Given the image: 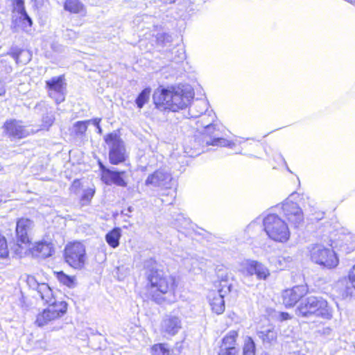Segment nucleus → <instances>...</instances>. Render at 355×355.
<instances>
[{
	"instance_id": "19",
	"label": "nucleus",
	"mask_w": 355,
	"mask_h": 355,
	"mask_svg": "<svg viewBox=\"0 0 355 355\" xmlns=\"http://www.w3.org/2000/svg\"><path fill=\"white\" fill-rule=\"evenodd\" d=\"M268 261L276 270H282L291 266L293 257L287 254H273L269 257Z\"/></svg>"
},
{
	"instance_id": "55",
	"label": "nucleus",
	"mask_w": 355,
	"mask_h": 355,
	"mask_svg": "<svg viewBox=\"0 0 355 355\" xmlns=\"http://www.w3.org/2000/svg\"><path fill=\"white\" fill-rule=\"evenodd\" d=\"M182 56L181 59H183L184 58V53H182Z\"/></svg>"
},
{
	"instance_id": "9",
	"label": "nucleus",
	"mask_w": 355,
	"mask_h": 355,
	"mask_svg": "<svg viewBox=\"0 0 355 355\" xmlns=\"http://www.w3.org/2000/svg\"><path fill=\"white\" fill-rule=\"evenodd\" d=\"M105 141L109 147V159L112 164H119L125 159V148L120 137L115 132L107 135Z\"/></svg>"
},
{
	"instance_id": "1",
	"label": "nucleus",
	"mask_w": 355,
	"mask_h": 355,
	"mask_svg": "<svg viewBox=\"0 0 355 355\" xmlns=\"http://www.w3.org/2000/svg\"><path fill=\"white\" fill-rule=\"evenodd\" d=\"M28 287L37 291L41 300L49 306L40 313L35 321L39 327L62 317L67 309V304L64 301H56L51 287L46 283H39L34 276L28 275L26 279Z\"/></svg>"
},
{
	"instance_id": "41",
	"label": "nucleus",
	"mask_w": 355,
	"mask_h": 355,
	"mask_svg": "<svg viewBox=\"0 0 355 355\" xmlns=\"http://www.w3.org/2000/svg\"><path fill=\"white\" fill-rule=\"evenodd\" d=\"M349 280L352 286L355 288V265L353 266L349 274Z\"/></svg>"
},
{
	"instance_id": "35",
	"label": "nucleus",
	"mask_w": 355,
	"mask_h": 355,
	"mask_svg": "<svg viewBox=\"0 0 355 355\" xmlns=\"http://www.w3.org/2000/svg\"><path fill=\"white\" fill-rule=\"evenodd\" d=\"M8 254V245L6 238L0 234V257H6Z\"/></svg>"
},
{
	"instance_id": "48",
	"label": "nucleus",
	"mask_w": 355,
	"mask_h": 355,
	"mask_svg": "<svg viewBox=\"0 0 355 355\" xmlns=\"http://www.w3.org/2000/svg\"><path fill=\"white\" fill-rule=\"evenodd\" d=\"M80 186V182L78 180H76L73 181V184H72V189H75V188H77Z\"/></svg>"
},
{
	"instance_id": "22",
	"label": "nucleus",
	"mask_w": 355,
	"mask_h": 355,
	"mask_svg": "<svg viewBox=\"0 0 355 355\" xmlns=\"http://www.w3.org/2000/svg\"><path fill=\"white\" fill-rule=\"evenodd\" d=\"M53 245L46 241L35 243L31 248L32 254L37 257L46 258L52 254Z\"/></svg>"
},
{
	"instance_id": "26",
	"label": "nucleus",
	"mask_w": 355,
	"mask_h": 355,
	"mask_svg": "<svg viewBox=\"0 0 355 355\" xmlns=\"http://www.w3.org/2000/svg\"><path fill=\"white\" fill-rule=\"evenodd\" d=\"M64 8L71 13L85 16L87 14L85 6L79 0H66Z\"/></svg>"
},
{
	"instance_id": "21",
	"label": "nucleus",
	"mask_w": 355,
	"mask_h": 355,
	"mask_svg": "<svg viewBox=\"0 0 355 355\" xmlns=\"http://www.w3.org/2000/svg\"><path fill=\"white\" fill-rule=\"evenodd\" d=\"M209 110V102L206 99L195 101L189 110L191 118H198Z\"/></svg>"
},
{
	"instance_id": "33",
	"label": "nucleus",
	"mask_w": 355,
	"mask_h": 355,
	"mask_svg": "<svg viewBox=\"0 0 355 355\" xmlns=\"http://www.w3.org/2000/svg\"><path fill=\"white\" fill-rule=\"evenodd\" d=\"M153 355H170L166 344H157L151 348Z\"/></svg>"
},
{
	"instance_id": "25",
	"label": "nucleus",
	"mask_w": 355,
	"mask_h": 355,
	"mask_svg": "<svg viewBox=\"0 0 355 355\" xmlns=\"http://www.w3.org/2000/svg\"><path fill=\"white\" fill-rule=\"evenodd\" d=\"M257 335L264 344H272L277 338V331L272 326L258 331Z\"/></svg>"
},
{
	"instance_id": "18",
	"label": "nucleus",
	"mask_w": 355,
	"mask_h": 355,
	"mask_svg": "<svg viewBox=\"0 0 355 355\" xmlns=\"http://www.w3.org/2000/svg\"><path fill=\"white\" fill-rule=\"evenodd\" d=\"M33 226V222L28 218H20L17 223L16 234L17 236V242L22 244H28L29 238L28 232Z\"/></svg>"
},
{
	"instance_id": "23",
	"label": "nucleus",
	"mask_w": 355,
	"mask_h": 355,
	"mask_svg": "<svg viewBox=\"0 0 355 355\" xmlns=\"http://www.w3.org/2000/svg\"><path fill=\"white\" fill-rule=\"evenodd\" d=\"M209 304L211 310L218 315L222 314L225 311V301L222 295L216 292H211L209 295Z\"/></svg>"
},
{
	"instance_id": "42",
	"label": "nucleus",
	"mask_w": 355,
	"mask_h": 355,
	"mask_svg": "<svg viewBox=\"0 0 355 355\" xmlns=\"http://www.w3.org/2000/svg\"><path fill=\"white\" fill-rule=\"evenodd\" d=\"M23 53H24V51L21 50H17L11 53L12 57L15 60L17 63L19 62V56Z\"/></svg>"
},
{
	"instance_id": "14",
	"label": "nucleus",
	"mask_w": 355,
	"mask_h": 355,
	"mask_svg": "<svg viewBox=\"0 0 355 355\" xmlns=\"http://www.w3.org/2000/svg\"><path fill=\"white\" fill-rule=\"evenodd\" d=\"M145 184L152 187L169 189L173 184V178L166 170L159 169L148 176Z\"/></svg>"
},
{
	"instance_id": "39",
	"label": "nucleus",
	"mask_w": 355,
	"mask_h": 355,
	"mask_svg": "<svg viewBox=\"0 0 355 355\" xmlns=\"http://www.w3.org/2000/svg\"><path fill=\"white\" fill-rule=\"evenodd\" d=\"M54 121V117L52 114H46L42 118V122L44 127H49L51 126Z\"/></svg>"
},
{
	"instance_id": "30",
	"label": "nucleus",
	"mask_w": 355,
	"mask_h": 355,
	"mask_svg": "<svg viewBox=\"0 0 355 355\" xmlns=\"http://www.w3.org/2000/svg\"><path fill=\"white\" fill-rule=\"evenodd\" d=\"M56 278L62 284L72 288L75 285V277L72 276H69L64 273L62 271L55 272Z\"/></svg>"
},
{
	"instance_id": "45",
	"label": "nucleus",
	"mask_w": 355,
	"mask_h": 355,
	"mask_svg": "<svg viewBox=\"0 0 355 355\" xmlns=\"http://www.w3.org/2000/svg\"><path fill=\"white\" fill-rule=\"evenodd\" d=\"M99 166L102 171L101 178L105 175L106 171H111L110 169L107 168L101 162H99Z\"/></svg>"
},
{
	"instance_id": "2",
	"label": "nucleus",
	"mask_w": 355,
	"mask_h": 355,
	"mask_svg": "<svg viewBox=\"0 0 355 355\" xmlns=\"http://www.w3.org/2000/svg\"><path fill=\"white\" fill-rule=\"evenodd\" d=\"M148 292L151 299L157 304L164 302L172 304L177 301L175 295V279L166 274L163 270L152 266V268L146 272Z\"/></svg>"
},
{
	"instance_id": "4",
	"label": "nucleus",
	"mask_w": 355,
	"mask_h": 355,
	"mask_svg": "<svg viewBox=\"0 0 355 355\" xmlns=\"http://www.w3.org/2000/svg\"><path fill=\"white\" fill-rule=\"evenodd\" d=\"M296 315L302 317L315 315L329 320L332 318L333 311L327 302L321 297L309 296L302 300L298 305Z\"/></svg>"
},
{
	"instance_id": "47",
	"label": "nucleus",
	"mask_w": 355,
	"mask_h": 355,
	"mask_svg": "<svg viewBox=\"0 0 355 355\" xmlns=\"http://www.w3.org/2000/svg\"><path fill=\"white\" fill-rule=\"evenodd\" d=\"M185 153L187 154L188 156H190V157H193V156H195V155L199 154V153L188 151L187 148H185Z\"/></svg>"
},
{
	"instance_id": "54",
	"label": "nucleus",
	"mask_w": 355,
	"mask_h": 355,
	"mask_svg": "<svg viewBox=\"0 0 355 355\" xmlns=\"http://www.w3.org/2000/svg\"><path fill=\"white\" fill-rule=\"evenodd\" d=\"M123 214H125V216H130V215L128 214V213H124L123 211H122L121 212Z\"/></svg>"
},
{
	"instance_id": "15",
	"label": "nucleus",
	"mask_w": 355,
	"mask_h": 355,
	"mask_svg": "<svg viewBox=\"0 0 355 355\" xmlns=\"http://www.w3.org/2000/svg\"><path fill=\"white\" fill-rule=\"evenodd\" d=\"M308 292L306 285H298L290 289H286L282 293L283 304L286 307L293 306Z\"/></svg>"
},
{
	"instance_id": "46",
	"label": "nucleus",
	"mask_w": 355,
	"mask_h": 355,
	"mask_svg": "<svg viewBox=\"0 0 355 355\" xmlns=\"http://www.w3.org/2000/svg\"><path fill=\"white\" fill-rule=\"evenodd\" d=\"M90 121H91L90 123H92L96 127H98V125H100L99 123H100V122L101 121V119L96 118V119H91Z\"/></svg>"
},
{
	"instance_id": "50",
	"label": "nucleus",
	"mask_w": 355,
	"mask_h": 355,
	"mask_svg": "<svg viewBox=\"0 0 355 355\" xmlns=\"http://www.w3.org/2000/svg\"><path fill=\"white\" fill-rule=\"evenodd\" d=\"M164 3H175L176 0H162Z\"/></svg>"
},
{
	"instance_id": "57",
	"label": "nucleus",
	"mask_w": 355,
	"mask_h": 355,
	"mask_svg": "<svg viewBox=\"0 0 355 355\" xmlns=\"http://www.w3.org/2000/svg\"><path fill=\"white\" fill-rule=\"evenodd\" d=\"M151 263H153L154 265H155V263L153 261H150Z\"/></svg>"
},
{
	"instance_id": "8",
	"label": "nucleus",
	"mask_w": 355,
	"mask_h": 355,
	"mask_svg": "<svg viewBox=\"0 0 355 355\" xmlns=\"http://www.w3.org/2000/svg\"><path fill=\"white\" fill-rule=\"evenodd\" d=\"M65 261L75 269L83 268L86 260V252L84 245L80 242L69 243L64 248Z\"/></svg>"
},
{
	"instance_id": "44",
	"label": "nucleus",
	"mask_w": 355,
	"mask_h": 355,
	"mask_svg": "<svg viewBox=\"0 0 355 355\" xmlns=\"http://www.w3.org/2000/svg\"><path fill=\"white\" fill-rule=\"evenodd\" d=\"M6 93L5 82L0 80V96H3Z\"/></svg>"
},
{
	"instance_id": "7",
	"label": "nucleus",
	"mask_w": 355,
	"mask_h": 355,
	"mask_svg": "<svg viewBox=\"0 0 355 355\" xmlns=\"http://www.w3.org/2000/svg\"><path fill=\"white\" fill-rule=\"evenodd\" d=\"M240 272L242 274L243 282L248 286L254 284L252 281L254 275L259 280H266L270 275L269 269L264 264L254 260H248L243 262Z\"/></svg>"
},
{
	"instance_id": "10",
	"label": "nucleus",
	"mask_w": 355,
	"mask_h": 355,
	"mask_svg": "<svg viewBox=\"0 0 355 355\" xmlns=\"http://www.w3.org/2000/svg\"><path fill=\"white\" fill-rule=\"evenodd\" d=\"M182 327V322L180 316L170 313L163 316L159 324V331L165 338L172 337L178 334Z\"/></svg>"
},
{
	"instance_id": "27",
	"label": "nucleus",
	"mask_w": 355,
	"mask_h": 355,
	"mask_svg": "<svg viewBox=\"0 0 355 355\" xmlns=\"http://www.w3.org/2000/svg\"><path fill=\"white\" fill-rule=\"evenodd\" d=\"M121 236V229L115 227L105 235V240L110 247L116 248L119 245V239Z\"/></svg>"
},
{
	"instance_id": "38",
	"label": "nucleus",
	"mask_w": 355,
	"mask_h": 355,
	"mask_svg": "<svg viewBox=\"0 0 355 355\" xmlns=\"http://www.w3.org/2000/svg\"><path fill=\"white\" fill-rule=\"evenodd\" d=\"M176 227H186L188 225H189V220L187 218H185L183 216L180 215L178 216V218L176 219Z\"/></svg>"
},
{
	"instance_id": "17",
	"label": "nucleus",
	"mask_w": 355,
	"mask_h": 355,
	"mask_svg": "<svg viewBox=\"0 0 355 355\" xmlns=\"http://www.w3.org/2000/svg\"><path fill=\"white\" fill-rule=\"evenodd\" d=\"M4 129L9 137L18 139L24 138L30 133L21 121L16 120L7 121L4 124Z\"/></svg>"
},
{
	"instance_id": "5",
	"label": "nucleus",
	"mask_w": 355,
	"mask_h": 355,
	"mask_svg": "<svg viewBox=\"0 0 355 355\" xmlns=\"http://www.w3.org/2000/svg\"><path fill=\"white\" fill-rule=\"evenodd\" d=\"M264 231L268 236L279 243H285L290 238V231L286 223L278 215L268 214L263 220Z\"/></svg>"
},
{
	"instance_id": "52",
	"label": "nucleus",
	"mask_w": 355,
	"mask_h": 355,
	"mask_svg": "<svg viewBox=\"0 0 355 355\" xmlns=\"http://www.w3.org/2000/svg\"><path fill=\"white\" fill-rule=\"evenodd\" d=\"M96 128L98 129V132L101 134L102 132V129H101L100 125H98V127H96Z\"/></svg>"
},
{
	"instance_id": "12",
	"label": "nucleus",
	"mask_w": 355,
	"mask_h": 355,
	"mask_svg": "<svg viewBox=\"0 0 355 355\" xmlns=\"http://www.w3.org/2000/svg\"><path fill=\"white\" fill-rule=\"evenodd\" d=\"M13 12L12 21L15 27L21 28L26 32L29 31L33 21L26 12L24 0H14Z\"/></svg>"
},
{
	"instance_id": "24",
	"label": "nucleus",
	"mask_w": 355,
	"mask_h": 355,
	"mask_svg": "<svg viewBox=\"0 0 355 355\" xmlns=\"http://www.w3.org/2000/svg\"><path fill=\"white\" fill-rule=\"evenodd\" d=\"M200 119L197 121L198 127L207 128V131L215 129L214 121L216 116L212 110H210L206 114L198 117Z\"/></svg>"
},
{
	"instance_id": "37",
	"label": "nucleus",
	"mask_w": 355,
	"mask_h": 355,
	"mask_svg": "<svg viewBox=\"0 0 355 355\" xmlns=\"http://www.w3.org/2000/svg\"><path fill=\"white\" fill-rule=\"evenodd\" d=\"M218 355H238V350L236 347L220 348Z\"/></svg>"
},
{
	"instance_id": "11",
	"label": "nucleus",
	"mask_w": 355,
	"mask_h": 355,
	"mask_svg": "<svg viewBox=\"0 0 355 355\" xmlns=\"http://www.w3.org/2000/svg\"><path fill=\"white\" fill-rule=\"evenodd\" d=\"M294 196L292 193L282 205V209L284 216L295 227H297L304 220V214L299 205L293 202L291 198Z\"/></svg>"
},
{
	"instance_id": "49",
	"label": "nucleus",
	"mask_w": 355,
	"mask_h": 355,
	"mask_svg": "<svg viewBox=\"0 0 355 355\" xmlns=\"http://www.w3.org/2000/svg\"><path fill=\"white\" fill-rule=\"evenodd\" d=\"M168 37H169V36H168V35H166V34H160V35H158V37H157V40H160L161 38H163V39L164 40L165 38H168Z\"/></svg>"
},
{
	"instance_id": "20",
	"label": "nucleus",
	"mask_w": 355,
	"mask_h": 355,
	"mask_svg": "<svg viewBox=\"0 0 355 355\" xmlns=\"http://www.w3.org/2000/svg\"><path fill=\"white\" fill-rule=\"evenodd\" d=\"M124 173V171H106L101 179L106 184H114L117 186L125 187L127 183L123 178Z\"/></svg>"
},
{
	"instance_id": "6",
	"label": "nucleus",
	"mask_w": 355,
	"mask_h": 355,
	"mask_svg": "<svg viewBox=\"0 0 355 355\" xmlns=\"http://www.w3.org/2000/svg\"><path fill=\"white\" fill-rule=\"evenodd\" d=\"M311 260L323 268H334L338 264L339 260L332 248H326L320 243L312 244L309 247Z\"/></svg>"
},
{
	"instance_id": "56",
	"label": "nucleus",
	"mask_w": 355,
	"mask_h": 355,
	"mask_svg": "<svg viewBox=\"0 0 355 355\" xmlns=\"http://www.w3.org/2000/svg\"><path fill=\"white\" fill-rule=\"evenodd\" d=\"M287 170L290 172V173H292L291 171L289 169V168L287 166Z\"/></svg>"
},
{
	"instance_id": "51",
	"label": "nucleus",
	"mask_w": 355,
	"mask_h": 355,
	"mask_svg": "<svg viewBox=\"0 0 355 355\" xmlns=\"http://www.w3.org/2000/svg\"><path fill=\"white\" fill-rule=\"evenodd\" d=\"M133 211V207H129L127 209V211L128 213H131L132 211Z\"/></svg>"
},
{
	"instance_id": "53",
	"label": "nucleus",
	"mask_w": 355,
	"mask_h": 355,
	"mask_svg": "<svg viewBox=\"0 0 355 355\" xmlns=\"http://www.w3.org/2000/svg\"><path fill=\"white\" fill-rule=\"evenodd\" d=\"M245 141V139H243L242 140H236V142H237L238 144H241V143H242L243 141Z\"/></svg>"
},
{
	"instance_id": "40",
	"label": "nucleus",
	"mask_w": 355,
	"mask_h": 355,
	"mask_svg": "<svg viewBox=\"0 0 355 355\" xmlns=\"http://www.w3.org/2000/svg\"><path fill=\"white\" fill-rule=\"evenodd\" d=\"M66 39L69 40H74L78 37V33L71 29H67L64 33Z\"/></svg>"
},
{
	"instance_id": "36",
	"label": "nucleus",
	"mask_w": 355,
	"mask_h": 355,
	"mask_svg": "<svg viewBox=\"0 0 355 355\" xmlns=\"http://www.w3.org/2000/svg\"><path fill=\"white\" fill-rule=\"evenodd\" d=\"M94 194V190L92 189H87L84 191V193L81 197V201L83 204L89 202L93 198Z\"/></svg>"
},
{
	"instance_id": "34",
	"label": "nucleus",
	"mask_w": 355,
	"mask_h": 355,
	"mask_svg": "<svg viewBox=\"0 0 355 355\" xmlns=\"http://www.w3.org/2000/svg\"><path fill=\"white\" fill-rule=\"evenodd\" d=\"M220 289L216 292L217 294L222 295V297H225V296L229 294L232 289V284L227 282V281H222L220 285Z\"/></svg>"
},
{
	"instance_id": "31",
	"label": "nucleus",
	"mask_w": 355,
	"mask_h": 355,
	"mask_svg": "<svg viewBox=\"0 0 355 355\" xmlns=\"http://www.w3.org/2000/svg\"><path fill=\"white\" fill-rule=\"evenodd\" d=\"M255 343L251 337L247 336L244 341L243 355H255Z\"/></svg>"
},
{
	"instance_id": "3",
	"label": "nucleus",
	"mask_w": 355,
	"mask_h": 355,
	"mask_svg": "<svg viewBox=\"0 0 355 355\" xmlns=\"http://www.w3.org/2000/svg\"><path fill=\"white\" fill-rule=\"evenodd\" d=\"M193 95L190 86L183 85L157 89L154 92L153 98L158 109L177 112L187 107Z\"/></svg>"
},
{
	"instance_id": "29",
	"label": "nucleus",
	"mask_w": 355,
	"mask_h": 355,
	"mask_svg": "<svg viewBox=\"0 0 355 355\" xmlns=\"http://www.w3.org/2000/svg\"><path fill=\"white\" fill-rule=\"evenodd\" d=\"M150 93L151 89L150 87H146L141 92L135 101L137 107L141 109L144 107L149 101Z\"/></svg>"
},
{
	"instance_id": "13",
	"label": "nucleus",
	"mask_w": 355,
	"mask_h": 355,
	"mask_svg": "<svg viewBox=\"0 0 355 355\" xmlns=\"http://www.w3.org/2000/svg\"><path fill=\"white\" fill-rule=\"evenodd\" d=\"M46 87L49 96L53 98L57 104L65 99V83L63 76H55L46 80Z\"/></svg>"
},
{
	"instance_id": "43",
	"label": "nucleus",
	"mask_w": 355,
	"mask_h": 355,
	"mask_svg": "<svg viewBox=\"0 0 355 355\" xmlns=\"http://www.w3.org/2000/svg\"><path fill=\"white\" fill-rule=\"evenodd\" d=\"M279 319L281 321H284V320H287L288 319H291V316H290V315L288 313L282 312V313H279Z\"/></svg>"
},
{
	"instance_id": "16",
	"label": "nucleus",
	"mask_w": 355,
	"mask_h": 355,
	"mask_svg": "<svg viewBox=\"0 0 355 355\" xmlns=\"http://www.w3.org/2000/svg\"><path fill=\"white\" fill-rule=\"evenodd\" d=\"M202 134L205 135L204 141L207 146H225L233 148L236 143L220 137V130L215 123V129L207 131V128H203Z\"/></svg>"
},
{
	"instance_id": "58",
	"label": "nucleus",
	"mask_w": 355,
	"mask_h": 355,
	"mask_svg": "<svg viewBox=\"0 0 355 355\" xmlns=\"http://www.w3.org/2000/svg\"><path fill=\"white\" fill-rule=\"evenodd\" d=\"M261 355H269L267 353H263Z\"/></svg>"
},
{
	"instance_id": "28",
	"label": "nucleus",
	"mask_w": 355,
	"mask_h": 355,
	"mask_svg": "<svg viewBox=\"0 0 355 355\" xmlns=\"http://www.w3.org/2000/svg\"><path fill=\"white\" fill-rule=\"evenodd\" d=\"M238 337V333L236 331H230L223 338V343L220 348H229L235 347L236 338Z\"/></svg>"
},
{
	"instance_id": "32",
	"label": "nucleus",
	"mask_w": 355,
	"mask_h": 355,
	"mask_svg": "<svg viewBox=\"0 0 355 355\" xmlns=\"http://www.w3.org/2000/svg\"><path fill=\"white\" fill-rule=\"evenodd\" d=\"M91 121H77L73 125L74 132L77 135H83L87 129V125L90 124Z\"/></svg>"
}]
</instances>
